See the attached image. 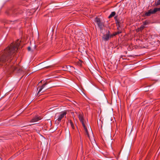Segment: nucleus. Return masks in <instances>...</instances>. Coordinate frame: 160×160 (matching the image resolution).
<instances>
[{"label":"nucleus","instance_id":"obj_1","mask_svg":"<svg viewBox=\"0 0 160 160\" xmlns=\"http://www.w3.org/2000/svg\"><path fill=\"white\" fill-rule=\"evenodd\" d=\"M20 43L19 40H17L15 43H12L0 53V67L4 66L6 72L12 73L17 69L16 67L12 66V55L18 50Z\"/></svg>","mask_w":160,"mask_h":160},{"label":"nucleus","instance_id":"obj_2","mask_svg":"<svg viewBox=\"0 0 160 160\" xmlns=\"http://www.w3.org/2000/svg\"><path fill=\"white\" fill-rule=\"evenodd\" d=\"M67 114V111H64L59 113H57L55 117V119H56V122L59 123L61 120L64 118V117H65V115Z\"/></svg>","mask_w":160,"mask_h":160},{"label":"nucleus","instance_id":"obj_3","mask_svg":"<svg viewBox=\"0 0 160 160\" xmlns=\"http://www.w3.org/2000/svg\"><path fill=\"white\" fill-rule=\"evenodd\" d=\"M160 11V8H155L153 10L150 9L148 12H146L144 14L145 16H149L152 14L155 13L158 11Z\"/></svg>","mask_w":160,"mask_h":160},{"label":"nucleus","instance_id":"obj_4","mask_svg":"<svg viewBox=\"0 0 160 160\" xmlns=\"http://www.w3.org/2000/svg\"><path fill=\"white\" fill-rule=\"evenodd\" d=\"M18 12L17 9L14 8H13L11 9H10L7 11L6 12V14L9 16L12 15L14 16L16 14H17Z\"/></svg>","mask_w":160,"mask_h":160},{"label":"nucleus","instance_id":"obj_5","mask_svg":"<svg viewBox=\"0 0 160 160\" xmlns=\"http://www.w3.org/2000/svg\"><path fill=\"white\" fill-rule=\"evenodd\" d=\"M111 38L110 36V32L109 30H108L106 34L103 35L102 37V39L105 41H108L110 38Z\"/></svg>","mask_w":160,"mask_h":160},{"label":"nucleus","instance_id":"obj_6","mask_svg":"<svg viewBox=\"0 0 160 160\" xmlns=\"http://www.w3.org/2000/svg\"><path fill=\"white\" fill-rule=\"evenodd\" d=\"M42 118V117L38 115L35 116L30 121V122H34L38 121Z\"/></svg>","mask_w":160,"mask_h":160},{"label":"nucleus","instance_id":"obj_7","mask_svg":"<svg viewBox=\"0 0 160 160\" xmlns=\"http://www.w3.org/2000/svg\"><path fill=\"white\" fill-rule=\"evenodd\" d=\"M95 21L97 23L100 28L101 29H102L103 28V23L101 22L100 18L96 17L95 18Z\"/></svg>","mask_w":160,"mask_h":160},{"label":"nucleus","instance_id":"obj_8","mask_svg":"<svg viewBox=\"0 0 160 160\" xmlns=\"http://www.w3.org/2000/svg\"><path fill=\"white\" fill-rule=\"evenodd\" d=\"M80 122L82 123V125L83 126V128H84V129H85L86 133V134L87 135L88 137H89V135L88 132V129H87L86 127L85 126V121L84 119L83 120H82V121H80Z\"/></svg>","mask_w":160,"mask_h":160},{"label":"nucleus","instance_id":"obj_9","mask_svg":"<svg viewBox=\"0 0 160 160\" xmlns=\"http://www.w3.org/2000/svg\"><path fill=\"white\" fill-rule=\"evenodd\" d=\"M47 84V82H46L45 83H44V84H43L42 86L40 88L39 91H38V93H37V95H38L39 96L40 95V92L42 91V89Z\"/></svg>","mask_w":160,"mask_h":160},{"label":"nucleus","instance_id":"obj_10","mask_svg":"<svg viewBox=\"0 0 160 160\" xmlns=\"http://www.w3.org/2000/svg\"><path fill=\"white\" fill-rule=\"evenodd\" d=\"M122 33V31L121 30L118 31V32H115L112 34H110L111 38H112L113 37L116 36V35L120 34Z\"/></svg>","mask_w":160,"mask_h":160},{"label":"nucleus","instance_id":"obj_11","mask_svg":"<svg viewBox=\"0 0 160 160\" xmlns=\"http://www.w3.org/2000/svg\"><path fill=\"white\" fill-rule=\"evenodd\" d=\"M116 15V12H112L110 15L108 16V18H110L115 16Z\"/></svg>","mask_w":160,"mask_h":160},{"label":"nucleus","instance_id":"obj_12","mask_svg":"<svg viewBox=\"0 0 160 160\" xmlns=\"http://www.w3.org/2000/svg\"><path fill=\"white\" fill-rule=\"evenodd\" d=\"M69 123H70L71 127H72V129H74L75 128V127L74 124L71 120H69Z\"/></svg>","mask_w":160,"mask_h":160},{"label":"nucleus","instance_id":"obj_13","mask_svg":"<svg viewBox=\"0 0 160 160\" xmlns=\"http://www.w3.org/2000/svg\"><path fill=\"white\" fill-rule=\"evenodd\" d=\"M79 119L80 121H82V120H83L84 119L83 118V115L81 114H79Z\"/></svg>","mask_w":160,"mask_h":160},{"label":"nucleus","instance_id":"obj_14","mask_svg":"<svg viewBox=\"0 0 160 160\" xmlns=\"http://www.w3.org/2000/svg\"><path fill=\"white\" fill-rule=\"evenodd\" d=\"M155 3L156 6L160 5V0H158L157 2H155Z\"/></svg>","mask_w":160,"mask_h":160},{"label":"nucleus","instance_id":"obj_15","mask_svg":"<svg viewBox=\"0 0 160 160\" xmlns=\"http://www.w3.org/2000/svg\"><path fill=\"white\" fill-rule=\"evenodd\" d=\"M116 22V24L117 26H118V24L120 23V21L119 20H118L116 21H115Z\"/></svg>","mask_w":160,"mask_h":160},{"label":"nucleus","instance_id":"obj_16","mask_svg":"<svg viewBox=\"0 0 160 160\" xmlns=\"http://www.w3.org/2000/svg\"><path fill=\"white\" fill-rule=\"evenodd\" d=\"M148 24V22L147 21H146L143 22V25H146Z\"/></svg>","mask_w":160,"mask_h":160},{"label":"nucleus","instance_id":"obj_17","mask_svg":"<svg viewBox=\"0 0 160 160\" xmlns=\"http://www.w3.org/2000/svg\"><path fill=\"white\" fill-rule=\"evenodd\" d=\"M114 19H115V21H116V20H118V16H115V17H114Z\"/></svg>","mask_w":160,"mask_h":160},{"label":"nucleus","instance_id":"obj_18","mask_svg":"<svg viewBox=\"0 0 160 160\" xmlns=\"http://www.w3.org/2000/svg\"><path fill=\"white\" fill-rule=\"evenodd\" d=\"M117 26V28H118V31L120 30L119 29V28H120V24H118V26Z\"/></svg>","mask_w":160,"mask_h":160},{"label":"nucleus","instance_id":"obj_19","mask_svg":"<svg viewBox=\"0 0 160 160\" xmlns=\"http://www.w3.org/2000/svg\"><path fill=\"white\" fill-rule=\"evenodd\" d=\"M31 48L30 47H29L28 48V51H30L31 50Z\"/></svg>","mask_w":160,"mask_h":160},{"label":"nucleus","instance_id":"obj_20","mask_svg":"<svg viewBox=\"0 0 160 160\" xmlns=\"http://www.w3.org/2000/svg\"><path fill=\"white\" fill-rule=\"evenodd\" d=\"M142 29H143V28H144V27H142Z\"/></svg>","mask_w":160,"mask_h":160},{"label":"nucleus","instance_id":"obj_21","mask_svg":"<svg viewBox=\"0 0 160 160\" xmlns=\"http://www.w3.org/2000/svg\"><path fill=\"white\" fill-rule=\"evenodd\" d=\"M41 82H42V81H41L40 82V83H41Z\"/></svg>","mask_w":160,"mask_h":160},{"label":"nucleus","instance_id":"obj_22","mask_svg":"<svg viewBox=\"0 0 160 160\" xmlns=\"http://www.w3.org/2000/svg\"><path fill=\"white\" fill-rule=\"evenodd\" d=\"M15 60H14V62H15Z\"/></svg>","mask_w":160,"mask_h":160}]
</instances>
